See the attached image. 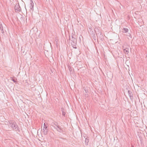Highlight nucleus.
Here are the masks:
<instances>
[{"label": "nucleus", "mask_w": 147, "mask_h": 147, "mask_svg": "<svg viewBox=\"0 0 147 147\" xmlns=\"http://www.w3.org/2000/svg\"><path fill=\"white\" fill-rule=\"evenodd\" d=\"M9 125L13 129V130L16 131H20V128L16 122L14 121H10L9 122Z\"/></svg>", "instance_id": "nucleus-1"}, {"label": "nucleus", "mask_w": 147, "mask_h": 147, "mask_svg": "<svg viewBox=\"0 0 147 147\" xmlns=\"http://www.w3.org/2000/svg\"><path fill=\"white\" fill-rule=\"evenodd\" d=\"M51 125L54 128L56 129L59 126L58 123L56 121L53 122L52 123Z\"/></svg>", "instance_id": "nucleus-2"}, {"label": "nucleus", "mask_w": 147, "mask_h": 147, "mask_svg": "<svg viewBox=\"0 0 147 147\" xmlns=\"http://www.w3.org/2000/svg\"><path fill=\"white\" fill-rule=\"evenodd\" d=\"M15 9L16 12H18L20 11L21 8L19 4H16L15 7Z\"/></svg>", "instance_id": "nucleus-3"}, {"label": "nucleus", "mask_w": 147, "mask_h": 147, "mask_svg": "<svg viewBox=\"0 0 147 147\" xmlns=\"http://www.w3.org/2000/svg\"><path fill=\"white\" fill-rule=\"evenodd\" d=\"M97 35V37L98 38V40L99 39L101 41H102L104 40L103 36V35L102 34L101 32L98 34Z\"/></svg>", "instance_id": "nucleus-4"}, {"label": "nucleus", "mask_w": 147, "mask_h": 147, "mask_svg": "<svg viewBox=\"0 0 147 147\" xmlns=\"http://www.w3.org/2000/svg\"><path fill=\"white\" fill-rule=\"evenodd\" d=\"M83 89L85 91V93H84L85 97H88V96L89 94L88 93V92L87 89L86 88L84 87L83 88Z\"/></svg>", "instance_id": "nucleus-5"}, {"label": "nucleus", "mask_w": 147, "mask_h": 147, "mask_svg": "<svg viewBox=\"0 0 147 147\" xmlns=\"http://www.w3.org/2000/svg\"><path fill=\"white\" fill-rule=\"evenodd\" d=\"M71 45L74 48L77 49V41H73L71 42Z\"/></svg>", "instance_id": "nucleus-6"}, {"label": "nucleus", "mask_w": 147, "mask_h": 147, "mask_svg": "<svg viewBox=\"0 0 147 147\" xmlns=\"http://www.w3.org/2000/svg\"><path fill=\"white\" fill-rule=\"evenodd\" d=\"M94 30L96 35H97L101 32L100 30L97 28H95Z\"/></svg>", "instance_id": "nucleus-7"}, {"label": "nucleus", "mask_w": 147, "mask_h": 147, "mask_svg": "<svg viewBox=\"0 0 147 147\" xmlns=\"http://www.w3.org/2000/svg\"><path fill=\"white\" fill-rule=\"evenodd\" d=\"M30 8L32 10H33L34 3L32 0H30Z\"/></svg>", "instance_id": "nucleus-8"}, {"label": "nucleus", "mask_w": 147, "mask_h": 147, "mask_svg": "<svg viewBox=\"0 0 147 147\" xmlns=\"http://www.w3.org/2000/svg\"><path fill=\"white\" fill-rule=\"evenodd\" d=\"M56 129L57 131L60 133H63V130L62 129V128H61V127L60 126L57 128Z\"/></svg>", "instance_id": "nucleus-9"}, {"label": "nucleus", "mask_w": 147, "mask_h": 147, "mask_svg": "<svg viewBox=\"0 0 147 147\" xmlns=\"http://www.w3.org/2000/svg\"><path fill=\"white\" fill-rule=\"evenodd\" d=\"M61 111L62 113V115L63 116H65V110L64 108L63 107H62L61 108Z\"/></svg>", "instance_id": "nucleus-10"}, {"label": "nucleus", "mask_w": 147, "mask_h": 147, "mask_svg": "<svg viewBox=\"0 0 147 147\" xmlns=\"http://www.w3.org/2000/svg\"><path fill=\"white\" fill-rule=\"evenodd\" d=\"M123 51L125 54H128L129 53L128 48H126L123 49Z\"/></svg>", "instance_id": "nucleus-11"}, {"label": "nucleus", "mask_w": 147, "mask_h": 147, "mask_svg": "<svg viewBox=\"0 0 147 147\" xmlns=\"http://www.w3.org/2000/svg\"><path fill=\"white\" fill-rule=\"evenodd\" d=\"M0 30H1V32L2 33V34H3V33H4V31L3 26L1 24H0Z\"/></svg>", "instance_id": "nucleus-12"}, {"label": "nucleus", "mask_w": 147, "mask_h": 147, "mask_svg": "<svg viewBox=\"0 0 147 147\" xmlns=\"http://www.w3.org/2000/svg\"><path fill=\"white\" fill-rule=\"evenodd\" d=\"M128 93L129 96L131 98L133 94L132 93L131 91L128 90Z\"/></svg>", "instance_id": "nucleus-13"}, {"label": "nucleus", "mask_w": 147, "mask_h": 147, "mask_svg": "<svg viewBox=\"0 0 147 147\" xmlns=\"http://www.w3.org/2000/svg\"><path fill=\"white\" fill-rule=\"evenodd\" d=\"M89 141V138H86L85 141V144L86 145H87L88 144V143Z\"/></svg>", "instance_id": "nucleus-14"}, {"label": "nucleus", "mask_w": 147, "mask_h": 147, "mask_svg": "<svg viewBox=\"0 0 147 147\" xmlns=\"http://www.w3.org/2000/svg\"><path fill=\"white\" fill-rule=\"evenodd\" d=\"M122 31V32H127L128 31V29L126 28H124Z\"/></svg>", "instance_id": "nucleus-15"}, {"label": "nucleus", "mask_w": 147, "mask_h": 147, "mask_svg": "<svg viewBox=\"0 0 147 147\" xmlns=\"http://www.w3.org/2000/svg\"><path fill=\"white\" fill-rule=\"evenodd\" d=\"M48 132V129H43V132L45 135H46L47 134Z\"/></svg>", "instance_id": "nucleus-16"}, {"label": "nucleus", "mask_w": 147, "mask_h": 147, "mask_svg": "<svg viewBox=\"0 0 147 147\" xmlns=\"http://www.w3.org/2000/svg\"><path fill=\"white\" fill-rule=\"evenodd\" d=\"M69 40H71V42H73V41H77V40H76V38H73L72 39H71V38H70V36H69Z\"/></svg>", "instance_id": "nucleus-17"}, {"label": "nucleus", "mask_w": 147, "mask_h": 147, "mask_svg": "<svg viewBox=\"0 0 147 147\" xmlns=\"http://www.w3.org/2000/svg\"><path fill=\"white\" fill-rule=\"evenodd\" d=\"M75 36H76L73 33H72L71 34V39H72L73 38H76Z\"/></svg>", "instance_id": "nucleus-18"}, {"label": "nucleus", "mask_w": 147, "mask_h": 147, "mask_svg": "<svg viewBox=\"0 0 147 147\" xmlns=\"http://www.w3.org/2000/svg\"><path fill=\"white\" fill-rule=\"evenodd\" d=\"M91 35V36L95 35V34H94V32H93V31H92Z\"/></svg>", "instance_id": "nucleus-19"}, {"label": "nucleus", "mask_w": 147, "mask_h": 147, "mask_svg": "<svg viewBox=\"0 0 147 147\" xmlns=\"http://www.w3.org/2000/svg\"><path fill=\"white\" fill-rule=\"evenodd\" d=\"M69 70L70 72H71L72 71V69L71 67H69Z\"/></svg>", "instance_id": "nucleus-20"}, {"label": "nucleus", "mask_w": 147, "mask_h": 147, "mask_svg": "<svg viewBox=\"0 0 147 147\" xmlns=\"http://www.w3.org/2000/svg\"><path fill=\"white\" fill-rule=\"evenodd\" d=\"M43 127L47 128V124H45V123H44Z\"/></svg>", "instance_id": "nucleus-21"}, {"label": "nucleus", "mask_w": 147, "mask_h": 147, "mask_svg": "<svg viewBox=\"0 0 147 147\" xmlns=\"http://www.w3.org/2000/svg\"><path fill=\"white\" fill-rule=\"evenodd\" d=\"M92 36V37L93 38L94 40H96V38L95 35H94V36Z\"/></svg>", "instance_id": "nucleus-22"}, {"label": "nucleus", "mask_w": 147, "mask_h": 147, "mask_svg": "<svg viewBox=\"0 0 147 147\" xmlns=\"http://www.w3.org/2000/svg\"><path fill=\"white\" fill-rule=\"evenodd\" d=\"M12 80L13 82H16V81L14 79H12Z\"/></svg>", "instance_id": "nucleus-23"}, {"label": "nucleus", "mask_w": 147, "mask_h": 147, "mask_svg": "<svg viewBox=\"0 0 147 147\" xmlns=\"http://www.w3.org/2000/svg\"><path fill=\"white\" fill-rule=\"evenodd\" d=\"M43 129H48L47 128H45V127H43Z\"/></svg>", "instance_id": "nucleus-24"}, {"label": "nucleus", "mask_w": 147, "mask_h": 147, "mask_svg": "<svg viewBox=\"0 0 147 147\" xmlns=\"http://www.w3.org/2000/svg\"><path fill=\"white\" fill-rule=\"evenodd\" d=\"M128 36L131 38V35L130 34H129V35Z\"/></svg>", "instance_id": "nucleus-25"}, {"label": "nucleus", "mask_w": 147, "mask_h": 147, "mask_svg": "<svg viewBox=\"0 0 147 147\" xmlns=\"http://www.w3.org/2000/svg\"><path fill=\"white\" fill-rule=\"evenodd\" d=\"M131 147H134L133 145H131Z\"/></svg>", "instance_id": "nucleus-26"}, {"label": "nucleus", "mask_w": 147, "mask_h": 147, "mask_svg": "<svg viewBox=\"0 0 147 147\" xmlns=\"http://www.w3.org/2000/svg\"><path fill=\"white\" fill-rule=\"evenodd\" d=\"M64 140H66V139L63 138Z\"/></svg>", "instance_id": "nucleus-27"}]
</instances>
